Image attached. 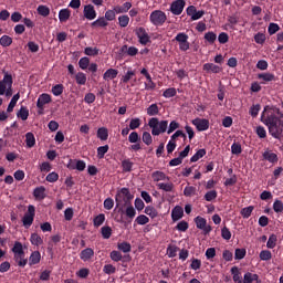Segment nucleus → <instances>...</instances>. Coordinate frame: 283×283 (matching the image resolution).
<instances>
[{"instance_id": "34", "label": "nucleus", "mask_w": 283, "mask_h": 283, "mask_svg": "<svg viewBox=\"0 0 283 283\" xmlns=\"http://www.w3.org/2000/svg\"><path fill=\"white\" fill-rule=\"evenodd\" d=\"M108 137L109 133L107 132V128L101 127L97 129V138H99V140H107Z\"/></svg>"}, {"instance_id": "22", "label": "nucleus", "mask_w": 283, "mask_h": 283, "mask_svg": "<svg viewBox=\"0 0 283 283\" xmlns=\"http://www.w3.org/2000/svg\"><path fill=\"white\" fill-rule=\"evenodd\" d=\"M118 76V70L116 69H108L106 72L103 74L104 81H114Z\"/></svg>"}, {"instance_id": "43", "label": "nucleus", "mask_w": 283, "mask_h": 283, "mask_svg": "<svg viewBox=\"0 0 283 283\" xmlns=\"http://www.w3.org/2000/svg\"><path fill=\"white\" fill-rule=\"evenodd\" d=\"M259 258L263 262H269V260H271V258H273V254H271V251H269V250H262L259 254Z\"/></svg>"}, {"instance_id": "15", "label": "nucleus", "mask_w": 283, "mask_h": 283, "mask_svg": "<svg viewBox=\"0 0 283 283\" xmlns=\"http://www.w3.org/2000/svg\"><path fill=\"white\" fill-rule=\"evenodd\" d=\"M86 164L83 160H70L67 169H77V171H85Z\"/></svg>"}, {"instance_id": "42", "label": "nucleus", "mask_w": 283, "mask_h": 283, "mask_svg": "<svg viewBox=\"0 0 283 283\" xmlns=\"http://www.w3.org/2000/svg\"><path fill=\"white\" fill-rule=\"evenodd\" d=\"M132 167H134V163L132 160L124 159L122 161V169H123V171L129 172V171H132Z\"/></svg>"}, {"instance_id": "46", "label": "nucleus", "mask_w": 283, "mask_h": 283, "mask_svg": "<svg viewBox=\"0 0 283 283\" xmlns=\"http://www.w3.org/2000/svg\"><path fill=\"white\" fill-rule=\"evenodd\" d=\"M38 14H40L41 17H50V8L43 4L39 6Z\"/></svg>"}, {"instance_id": "7", "label": "nucleus", "mask_w": 283, "mask_h": 283, "mask_svg": "<svg viewBox=\"0 0 283 283\" xmlns=\"http://www.w3.org/2000/svg\"><path fill=\"white\" fill-rule=\"evenodd\" d=\"M34 214H35V208L34 206L30 205L28 207V212L22 218V223L25 229H30L32 227V223L34 222Z\"/></svg>"}, {"instance_id": "32", "label": "nucleus", "mask_w": 283, "mask_h": 283, "mask_svg": "<svg viewBox=\"0 0 283 283\" xmlns=\"http://www.w3.org/2000/svg\"><path fill=\"white\" fill-rule=\"evenodd\" d=\"M108 23H107V19L106 18H98L97 20H95L94 22H92V27L93 28H107Z\"/></svg>"}, {"instance_id": "41", "label": "nucleus", "mask_w": 283, "mask_h": 283, "mask_svg": "<svg viewBox=\"0 0 283 283\" xmlns=\"http://www.w3.org/2000/svg\"><path fill=\"white\" fill-rule=\"evenodd\" d=\"M105 222V214L104 213H99L98 216H96L93 219V224L94 227L98 228L102 227V224Z\"/></svg>"}, {"instance_id": "35", "label": "nucleus", "mask_w": 283, "mask_h": 283, "mask_svg": "<svg viewBox=\"0 0 283 283\" xmlns=\"http://www.w3.org/2000/svg\"><path fill=\"white\" fill-rule=\"evenodd\" d=\"M118 198H127V200H132V193H129V189L122 188L119 193L116 196V202H118Z\"/></svg>"}, {"instance_id": "25", "label": "nucleus", "mask_w": 283, "mask_h": 283, "mask_svg": "<svg viewBox=\"0 0 283 283\" xmlns=\"http://www.w3.org/2000/svg\"><path fill=\"white\" fill-rule=\"evenodd\" d=\"M151 178H153L154 182L169 180V177H167V175H165V172H163V171L153 172Z\"/></svg>"}, {"instance_id": "55", "label": "nucleus", "mask_w": 283, "mask_h": 283, "mask_svg": "<svg viewBox=\"0 0 283 283\" xmlns=\"http://www.w3.org/2000/svg\"><path fill=\"white\" fill-rule=\"evenodd\" d=\"M253 206L245 207L241 209L242 218H251V213H253Z\"/></svg>"}, {"instance_id": "51", "label": "nucleus", "mask_w": 283, "mask_h": 283, "mask_svg": "<svg viewBox=\"0 0 283 283\" xmlns=\"http://www.w3.org/2000/svg\"><path fill=\"white\" fill-rule=\"evenodd\" d=\"M84 54H86V56H98V49L97 48L87 46L84 50Z\"/></svg>"}, {"instance_id": "52", "label": "nucleus", "mask_w": 283, "mask_h": 283, "mask_svg": "<svg viewBox=\"0 0 283 283\" xmlns=\"http://www.w3.org/2000/svg\"><path fill=\"white\" fill-rule=\"evenodd\" d=\"M109 151V146H101L97 148V158H105V155Z\"/></svg>"}, {"instance_id": "23", "label": "nucleus", "mask_w": 283, "mask_h": 283, "mask_svg": "<svg viewBox=\"0 0 283 283\" xmlns=\"http://www.w3.org/2000/svg\"><path fill=\"white\" fill-rule=\"evenodd\" d=\"M260 283V276L258 274H253L251 272H248L243 276V283Z\"/></svg>"}, {"instance_id": "20", "label": "nucleus", "mask_w": 283, "mask_h": 283, "mask_svg": "<svg viewBox=\"0 0 283 283\" xmlns=\"http://www.w3.org/2000/svg\"><path fill=\"white\" fill-rule=\"evenodd\" d=\"M70 17H72V11L70 9H62L59 12L60 23H67L70 21Z\"/></svg>"}, {"instance_id": "3", "label": "nucleus", "mask_w": 283, "mask_h": 283, "mask_svg": "<svg viewBox=\"0 0 283 283\" xmlns=\"http://www.w3.org/2000/svg\"><path fill=\"white\" fill-rule=\"evenodd\" d=\"M12 253L18 265L23 268L28 264V259H25V252L23 251V244L21 242H14Z\"/></svg>"}, {"instance_id": "58", "label": "nucleus", "mask_w": 283, "mask_h": 283, "mask_svg": "<svg viewBox=\"0 0 283 283\" xmlns=\"http://www.w3.org/2000/svg\"><path fill=\"white\" fill-rule=\"evenodd\" d=\"M135 222H137V223L140 224V226L148 224V222H149V217H147V216H145V214H139V216L135 219Z\"/></svg>"}, {"instance_id": "14", "label": "nucleus", "mask_w": 283, "mask_h": 283, "mask_svg": "<svg viewBox=\"0 0 283 283\" xmlns=\"http://www.w3.org/2000/svg\"><path fill=\"white\" fill-rule=\"evenodd\" d=\"M83 14L88 21H94L96 19V9L92 4H86L84 6Z\"/></svg>"}, {"instance_id": "45", "label": "nucleus", "mask_w": 283, "mask_h": 283, "mask_svg": "<svg viewBox=\"0 0 283 283\" xmlns=\"http://www.w3.org/2000/svg\"><path fill=\"white\" fill-rule=\"evenodd\" d=\"M142 140L145 145H151L154 143V138L149 132H144L142 135Z\"/></svg>"}, {"instance_id": "44", "label": "nucleus", "mask_w": 283, "mask_h": 283, "mask_svg": "<svg viewBox=\"0 0 283 283\" xmlns=\"http://www.w3.org/2000/svg\"><path fill=\"white\" fill-rule=\"evenodd\" d=\"M136 76V72L129 70L125 73V75L122 76L120 83H129L132 81V77Z\"/></svg>"}, {"instance_id": "60", "label": "nucleus", "mask_w": 283, "mask_h": 283, "mask_svg": "<svg viewBox=\"0 0 283 283\" xmlns=\"http://www.w3.org/2000/svg\"><path fill=\"white\" fill-rule=\"evenodd\" d=\"M177 92H176V88L175 87H170V88H167L164 93H163V96L165 98H174V96H176Z\"/></svg>"}, {"instance_id": "47", "label": "nucleus", "mask_w": 283, "mask_h": 283, "mask_svg": "<svg viewBox=\"0 0 283 283\" xmlns=\"http://www.w3.org/2000/svg\"><path fill=\"white\" fill-rule=\"evenodd\" d=\"M275 244H277V235L271 234L266 242L268 249H275Z\"/></svg>"}, {"instance_id": "1", "label": "nucleus", "mask_w": 283, "mask_h": 283, "mask_svg": "<svg viewBox=\"0 0 283 283\" xmlns=\"http://www.w3.org/2000/svg\"><path fill=\"white\" fill-rule=\"evenodd\" d=\"M280 118H283V113L280 108L275 106H265L261 115V123L266 125V127H271V125H275Z\"/></svg>"}, {"instance_id": "48", "label": "nucleus", "mask_w": 283, "mask_h": 283, "mask_svg": "<svg viewBox=\"0 0 283 283\" xmlns=\"http://www.w3.org/2000/svg\"><path fill=\"white\" fill-rule=\"evenodd\" d=\"M125 50L127 51L128 56H136V54H138V49L136 46L127 48V45H124L122 51L125 52Z\"/></svg>"}, {"instance_id": "28", "label": "nucleus", "mask_w": 283, "mask_h": 283, "mask_svg": "<svg viewBox=\"0 0 283 283\" xmlns=\"http://www.w3.org/2000/svg\"><path fill=\"white\" fill-rule=\"evenodd\" d=\"M30 242L33 247H41L43 244V238L39 233H32L30 237Z\"/></svg>"}, {"instance_id": "9", "label": "nucleus", "mask_w": 283, "mask_h": 283, "mask_svg": "<svg viewBox=\"0 0 283 283\" xmlns=\"http://www.w3.org/2000/svg\"><path fill=\"white\" fill-rule=\"evenodd\" d=\"M189 18H191V21H198V19H202L205 17V12L202 10L198 11L195 6H190L186 10Z\"/></svg>"}, {"instance_id": "11", "label": "nucleus", "mask_w": 283, "mask_h": 283, "mask_svg": "<svg viewBox=\"0 0 283 283\" xmlns=\"http://www.w3.org/2000/svg\"><path fill=\"white\" fill-rule=\"evenodd\" d=\"M52 103V96L48 93H43L39 96L38 102H36V107L38 109H41L43 112L45 105Z\"/></svg>"}, {"instance_id": "10", "label": "nucleus", "mask_w": 283, "mask_h": 283, "mask_svg": "<svg viewBox=\"0 0 283 283\" xmlns=\"http://www.w3.org/2000/svg\"><path fill=\"white\" fill-rule=\"evenodd\" d=\"M135 34L139 39V43L142 45H147V43H149V41H150L149 34L147 33L145 28L140 27V28L136 29Z\"/></svg>"}, {"instance_id": "38", "label": "nucleus", "mask_w": 283, "mask_h": 283, "mask_svg": "<svg viewBox=\"0 0 283 283\" xmlns=\"http://www.w3.org/2000/svg\"><path fill=\"white\" fill-rule=\"evenodd\" d=\"M101 233L104 240H109V238H112V228H109V226H104L101 229Z\"/></svg>"}, {"instance_id": "64", "label": "nucleus", "mask_w": 283, "mask_h": 283, "mask_svg": "<svg viewBox=\"0 0 283 283\" xmlns=\"http://www.w3.org/2000/svg\"><path fill=\"white\" fill-rule=\"evenodd\" d=\"M78 65L81 67V70H85L86 67H90V57H82L78 61Z\"/></svg>"}, {"instance_id": "24", "label": "nucleus", "mask_w": 283, "mask_h": 283, "mask_svg": "<svg viewBox=\"0 0 283 283\" xmlns=\"http://www.w3.org/2000/svg\"><path fill=\"white\" fill-rule=\"evenodd\" d=\"M33 196L35 200H44L45 198V187L40 186L33 190Z\"/></svg>"}, {"instance_id": "6", "label": "nucleus", "mask_w": 283, "mask_h": 283, "mask_svg": "<svg viewBox=\"0 0 283 283\" xmlns=\"http://www.w3.org/2000/svg\"><path fill=\"white\" fill-rule=\"evenodd\" d=\"M175 41L178 43L180 52H187V50H189L190 43H189V35H187V33L185 32L178 33L175 36Z\"/></svg>"}, {"instance_id": "17", "label": "nucleus", "mask_w": 283, "mask_h": 283, "mask_svg": "<svg viewBox=\"0 0 283 283\" xmlns=\"http://www.w3.org/2000/svg\"><path fill=\"white\" fill-rule=\"evenodd\" d=\"M116 14H127L132 10V2H124L122 6H115Z\"/></svg>"}, {"instance_id": "29", "label": "nucleus", "mask_w": 283, "mask_h": 283, "mask_svg": "<svg viewBox=\"0 0 283 283\" xmlns=\"http://www.w3.org/2000/svg\"><path fill=\"white\" fill-rule=\"evenodd\" d=\"M231 273L233 275L232 276L233 282H235V283H243L242 275H240V270L238 269V266H233L231 269Z\"/></svg>"}, {"instance_id": "57", "label": "nucleus", "mask_w": 283, "mask_h": 283, "mask_svg": "<svg viewBox=\"0 0 283 283\" xmlns=\"http://www.w3.org/2000/svg\"><path fill=\"white\" fill-rule=\"evenodd\" d=\"M254 41L259 45H263V43L266 41V35L264 33L259 32L254 35Z\"/></svg>"}, {"instance_id": "5", "label": "nucleus", "mask_w": 283, "mask_h": 283, "mask_svg": "<svg viewBox=\"0 0 283 283\" xmlns=\"http://www.w3.org/2000/svg\"><path fill=\"white\" fill-rule=\"evenodd\" d=\"M149 21L153 25H164L167 21V14L164 11L155 10L150 13Z\"/></svg>"}, {"instance_id": "59", "label": "nucleus", "mask_w": 283, "mask_h": 283, "mask_svg": "<svg viewBox=\"0 0 283 283\" xmlns=\"http://www.w3.org/2000/svg\"><path fill=\"white\" fill-rule=\"evenodd\" d=\"M158 105L157 104H151L148 108H147V114L148 116H156L158 115Z\"/></svg>"}, {"instance_id": "53", "label": "nucleus", "mask_w": 283, "mask_h": 283, "mask_svg": "<svg viewBox=\"0 0 283 283\" xmlns=\"http://www.w3.org/2000/svg\"><path fill=\"white\" fill-rule=\"evenodd\" d=\"M63 84H57V85H54L51 90L53 96H61V94H63Z\"/></svg>"}, {"instance_id": "30", "label": "nucleus", "mask_w": 283, "mask_h": 283, "mask_svg": "<svg viewBox=\"0 0 283 283\" xmlns=\"http://www.w3.org/2000/svg\"><path fill=\"white\" fill-rule=\"evenodd\" d=\"M75 81L77 85H85V83H87V75L83 72H78L75 74Z\"/></svg>"}, {"instance_id": "56", "label": "nucleus", "mask_w": 283, "mask_h": 283, "mask_svg": "<svg viewBox=\"0 0 283 283\" xmlns=\"http://www.w3.org/2000/svg\"><path fill=\"white\" fill-rule=\"evenodd\" d=\"M177 254H178V247L169 245L167 248V255H168V258H176Z\"/></svg>"}, {"instance_id": "21", "label": "nucleus", "mask_w": 283, "mask_h": 283, "mask_svg": "<svg viewBox=\"0 0 283 283\" xmlns=\"http://www.w3.org/2000/svg\"><path fill=\"white\" fill-rule=\"evenodd\" d=\"M80 258H81V260H83V262H87V261L92 260V258H94V250L91 248H86V249L82 250Z\"/></svg>"}, {"instance_id": "62", "label": "nucleus", "mask_w": 283, "mask_h": 283, "mask_svg": "<svg viewBox=\"0 0 283 283\" xmlns=\"http://www.w3.org/2000/svg\"><path fill=\"white\" fill-rule=\"evenodd\" d=\"M142 123H140V118L136 117L130 119L129 122V129H138V127H140Z\"/></svg>"}, {"instance_id": "63", "label": "nucleus", "mask_w": 283, "mask_h": 283, "mask_svg": "<svg viewBox=\"0 0 283 283\" xmlns=\"http://www.w3.org/2000/svg\"><path fill=\"white\" fill-rule=\"evenodd\" d=\"M273 210L275 213H282L283 211V203L280 201V199H276L273 203Z\"/></svg>"}, {"instance_id": "12", "label": "nucleus", "mask_w": 283, "mask_h": 283, "mask_svg": "<svg viewBox=\"0 0 283 283\" xmlns=\"http://www.w3.org/2000/svg\"><path fill=\"white\" fill-rule=\"evenodd\" d=\"M192 125H195L196 129L199 132H207V129H209V119L195 118L192 119Z\"/></svg>"}, {"instance_id": "40", "label": "nucleus", "mask_w": 283, "mask_h": 283, "mask_svg": "<svg viewBox=\"0 0 283 283\" xmlns=\"http://www.w3.org/2000/svg\"><path fill=\"white\" fill-rule=\"evenodd\" d=\"M19 94H15L13 95V97L11 98L9 105H8V108H7V112H13L14 107H17V103L19 102Z\"/></svg>"}, {"instance_id": "37", "label": "nucleus", "mask_w": 283, "mask_h": 283, "mask_svg": "<svg viewBox=\"0 0 283 283\" xmlns=\"http://www.w3.org/2000/svg\"><path fill=\"white\" fill-rule=\"evenodd\" d=\"M144 213H146V216H149V218H158V210H156V208L151 206L146 207Z\"/></svg>"}, {"instance_id": "50", "label": "nucleus", "mask_w": 283, "mask_h": 283, "mask_svg": "<svg viewBox=\"0 0 283 283\" xmlns=\"http://www.w3.org/2000/svg\"><path fill=\"white\" fill-rule=\"evenodd\" d=\"M158 189H161L163 191H174V184L171 182H160L157 185Z\"/></svg>"}, {"instance_id": "61", "label": "nucleus", "mask_w": 283, "mask_h": 283, "mask_svg": "<svg viewBox=\"0 0 283 283\" xmlns=\"http://www.w3.org/2000/svg\"><path fill=\"white\" fill-rule=\"evenodd\" d=\"M205 39L206 41H208V43H216V39H218V35L214 32H207L205 34Z\"/></svg>"}, {"instance_id": "33", "label": "nucleus", "mask_w": 283, "mask_h": 283, "mask_svg": "<svg viewBox=\"0 0 283 283\" xmlns=\"http://www.w3.org/2000/svg\"><path fill=\"white\" fill-rule=\"evenodd\" d=\"M119 28H127L129 25V15L123 14L118 17Z\"/></svg>"}, {"instance_id": "13", "label": "nucleus", "mask_w": 283, "mask_h": 283, "mask_svg": "<svg viewBox=\"0 0 283 283\" xmlns=\"http://www.w3.org/2000/svg\"><path fill=\"white\" fill-rule=\"evenodd\" d=\"M195 223H196L197 229H200L201 231H203L206 233L211 232V227L207 226V219H205L202 217H197V218H195Z\"/></svg>"}, {"instance_id": "39", "label": "nucleus", "mask_w": 283, "mask_h": 283, "mask_svg": "<svg viewBox=\"0 0 283 283\" xmlns=\"http://www.w3.org/2000/svg\"><path fill=\"white\" fill-rule=\"evenodd\" d=\"M0 45H2V48H10V45H12V38H10V35H2L0 38Z\"/></svg>"}, {"instance_id": "4", "label": "nucleus", "mask_w": 283, "mask_h": 283, "mask_svg": "<svg viewBox=\"0 0 283 283\" xmlns=\"http://www.w3.org/2000/svg\"><path fill=\"white\" fill-rule=\"evenodd\" d=\"M268 129L273 138L280 140V138H283V119H279L276 123L268 126Z\"/></svg>"}, {"instance_id": "2", "label": "nucleus", "mask_w": 283, "mask_h": 283, "mask_svg": "<svg viewBox=\"0 0 283 283\" xmlns=\"http://www.w3.org/2000/svg\"><path fill=\"white\" fill-rule=\"evenodd\" d=\"M148 126L151 129L153 136H160V134H165V132H167V127H169V122L158 120V118L153 117L149 119Z\"/></svg>"}, {"instance_id": "16", "label": "nucleus", "mask_w": 283, "mask_h": 283, "mask_svg": "<svg viewBox=\"0 0 283 283\" xmlns=\"http://www.w3.org/2000/svg\"><path fill=\"white\" fill-rule=\"evenodd\" d=\"M182 216H185V210L180 206H176L171 210V220L172 222H178V220H182Z\"/></svg>"}, {"instance_id": "31", "label": "nucleus", "mask_w": 283, "mask_h": 283, "mask_svg": "<svg viewBox=\"0 0 283 283\" xmlns=\"http://www.w3.org/2000/svg\"><path fill=\"white\" fill-rule=\"evenodd\" d=\"M260 81H264L265 83H271V81H275V75L272 73H261L258 75Z\"/></svg>"}, {"instance_id": "18", "label": "nucleus", "mask_w": 283, "mask_h": 283, "mask_svg": "<svg viewBox=\"0 0 283 283\" xmlns=\"http://www.w3.org/2000/svg\"><path fill=\"white\" fill-rule=\"evenodd\" d=\"M205 72L212 73V74H220L222 72V69L219 65H216L213 63H206L203 64Z\"/></svg>"}, {"instance_id": "54", "label": "nucleus", "mask_w": 283, "mask_h": 283, "mask_svg": "<svg viewBox=\"0 0 283 283\" xmlns=\"http://www.w3.org/2000/svg\"><path fill=\"white\" fill-rule=\"evenodd\" d=\"M28 116H30V111H28V108L21 107L18 113V118H21V120H28Z\"/></svg>"}, {"instance_id": "27", "label": "nucleus", "mask_w": 283, "mask_h": 283, "mask_svg": "<svg viewBox=\"0 0 283 283\" xmlns=\"http://www.w3.org/2000/svg\"><path fill=\"white\" fill-rule=\"evenodd\" d=\"M25 145L29 149H32V147L36 145V138L34 137V134L32 133L25 134Z\"/></svg>"}, {"instance_id": "49", "label": "nucleus", "mask_w": 283, "mask_h": 283, "mask_svg": "<svg viewBox=\"0 0 283 283\" xmlns=\"http://www.w3.org/2000/svg\"><path fill=\"white\" fill-rule=\"evenodd\" d=\"M184 196H186V198H191V196H196V187L187 186L184 189Z\"/></svg>"}, {"instance_id": "36", "label": "nucleus", "mask_w": 283, "mask_h": 283, "mask_svg": "<svg viewBox=\"0 0 283 283\" xmlns=\"http://www.w3.org/2000/svg\"><path fill=\"white\" fill-rule=\"evenodd\" d=\"M207 155V150L205 149H199L191 158V163H198L200 158H203Z\"/></svg>"}, {"instance_id": "26", "label": "nucleus", "mask_w": 283, "mask_h": 283, "mask_svg": "<svg viewBox=\"0 0 283 283\" xmlns=\"http://www.w3.org/2000/svg\"><path fill=\"white\" fill-rule=\"evenodd\" d=\"M39 262H41V252L39 251L32 252L29 258L30 266H33L34 264H39Z\"/></svg>"}, {"instance_id": "19", "label": "nucleus", "mask_w": 283, "mask_h": 283, "mask_svg": "<svg viewBox=\"0 0 283 283\" xmlns=\"http://www.w3.org/2000/svg\"><path fill=\"white\" fill-rule=\"evenodd\" d=\"M264 160H268V163H271L272 165H275L279 160L277 154L273 153L272 150H265L263 153Z\"/></svg>"}, {"instance_id": "8", "label": "nucleus", "mask_w": 283, "mask_h": 283, "mask_svg": "<svg viewBox=\"0 0 283 283\" xmlns=\"http://www.w3.org/2000/svg\"><path fill=\"white\" fill-rule=\"evenodd\" d=\"M186 2L185 0H176L170 4V12H172L175 15L182 14V10H185Z\"/></svg>"}]
</instances>
